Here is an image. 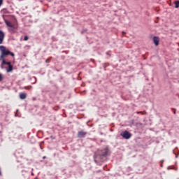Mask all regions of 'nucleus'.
<instances>
[{
  "instance_id": "nucleus-1",
  "label": "nucleus",
  "mask_w": 179,
  "mask_h": 179,
  "mask_svg": "<svg viewBox=\"0 0 179 179\" xmlns=\"http://www.w3.org/2000/svg\"><path fill=\"white\" fill-rule=\"evenodd\" d=\"M110 153V148L108 146L104 147L101 150H98V152L94 155V160L95 163H99V159H103V157H107Z\"/></svg>"
},
{
  "instance_id": "nucleus-2",
  "label": "nucleus",
  "mask_w": 179,
  "mask_h": 179,
  "mask_svg": "<svg viewBox=\"0 0 179 179\" xmlns=\"http://www.w3.org/2000/svg\"><path fill=\"white\" fill-rule=\"evenodd\" d=\"M0 59H5L8 55H11V57H15V53L10 51L9 49L6 48V47L3 45L0 46Z\"/></svg>"
},
{
  "instance_id": "nucleus-3",
  "label": "nucleus",
  "mask_w": 179,
  "mask_h": 179,
  "mask_svg": "<svg viewBox=\"0 0 179 179\" xmlns=\"http://www.w3.org/2000/svg\"><path fill=\"white\" fill-rule=\"evenodd\" d=\"M5 23L8 27V30L10 33L14 34L16 33V30H17L19 25L17 23H12L10 21L5 20Z\"/></svg>"
},
{
  "instance_id": "nucleus-4",
  "label": "nucleus",
  "mask_w": 179,
  "mask_h": 179,
  "mask_svg": "<svg viewBox=\"0 0 179 179\" xmlns=\"http://www.w3.org/2000/svg\"><path fill=\"white\" fill-rule=\"evenodd\" d=\"M121 136H122V138H124V139H129V138H131V133H129V131H124L121 133Z\"/></svg>"
},
{
  "instance_id": "nucleus-5",
  "label": "nucleus",
  "mask_w": 179,
  "mask_h": 179,
  "mask_svg": "<svg viewBox=\"0 0 179 179\" xmlns=\"http://www.w3.org/2000/svg\"><path fill=\"white\" fill-rule=\"evenodd\" d=\"M5 39V33L2 30H0V44H3V40Z\"/></svg>"
},
{
  "instance_id": "nucleus-6",
  "label": "nucleus",
  "mask_w": 179,
  "mask_h": 179,
  "mask_svg": "<svg viewBox=\"0 0 179 179\" xmlns=\"http://www.w3.org/2000/svg\"><path fill=\"white\" fill-rule=\"evenodd\" d=\"M87 134V132L81 131H78V138H85Z\"/></svg>"
},
{
  "instance_id": "nucleus-7",
  "label": "nucleus",
  "mask_w": 179,
  "mask_h": 179,
  "mask_svg": "<svg viewBox=\"0 0 179 179\" xmlns=\"http://www.w3.org/2000/svg\"><path fill=\"white\" fill-rule=\"evenodd\" d=\"M153 41H154V44H155V45H159V37H157V36H154V37H153Z\"/></svg>"
},
{
  "instance_id": "nucleus-8",
  "label": "nucleus",
  "mask_w": 179,
  "mask_h": 179,
  "mask_svg": "<svg viewBox=\"0 0 179 179\" xmlns=\"http://www.w3.org/2000/svg\"><path fill=\"white\" fill-rule=\"evenodd\" d=\"M0 61H2V62H1L2 65H8V66L10 65H12V64H10V62H6V61H5V59H0Z\"/></svg>"
},
{
  "instance_id": "nucleus-9",
  "label": "nucleus",
  "mask_w": 179,
  "mask_h": 179,
  "mask_svg": "<svg viewBox=\"0 0 179 179\" xmlns=\"http://www.w3.org/2000/svg\"><path fill=\"white\" fill-rule=\"evenodd\" d=\"M26 97H27V94H26V93L22 92L20 94V99H21V100H24Z\"/></svg>"
},
{
  "instance_id": "nucleus-10",
  "label": "nucleus",
  "mask_w": 179,
  "mask_h": 179,
  "mask_svg": "<svg viewBox=\"0 0 179 179\" xmlns=\"http://www.w3.org/2000/svg\"><path fill=\"white\" fill-rule=\"evenodd\" d=\"M13 71V66L10 65L8 66V68L6 69V72L9 73V72H12Z\"/></svg>"
},
{
  "instance_id": "nucleus-11",
  "label": "nucleus",
  "mask_w": 179,
  "mask_h": 179,
  "mask_svg": "<svg viewBox=\"0 0 179 179\" xmlns=\"http://www.w3.org/2000/svg\"><path fill=\"white\" fill-rule=\"evenodd\" d=\"M175 8H179V1H175Z\"/></svg>"
},
{
  "instance_id": "nucleus-12",
  "label": "nucleus",
  "mask_w": 179,
  "mask_h": 179,
  "mask_svg": "<svg viewBox=\"0 0 179 179\" xmlns=\"http://www.w3.org/2000/svg\"><path fill=\"white\" fill-rule=\"evenodd\" d=\"M2 80H3V76L0 73V82H2Z\"/></svg>"
},
{
  "instance_id": "nucleus-13",
  "label": "nucleus",
  "mask_w": 179,
  "mask_h": 179,
  "mask_svg": "<svg viewBox=\"0 0 179 179\" xmlns=\"http://www.w3.org/2000/svg\"><path fill=\"white\" fill-rule=\"evenodd\" d=\"M31 85L27 86V87H24V89H27L28 90H30V89H31Z\"/></svg>"
},
{
  "instance_id": "nucleus-14",
  "label": "nucleus",
  "mask_w": 179,
  "mask_h": 179,
  "mask_svg": "<svg viewBox=\"0 0 179 179\" xmlns=\"http://www.w3.org/2000/svg\"><path fill=\"white\" fill-rule=\"evenodd\" d=\"M24 40V41H27V40H29V37L27 36H25Z\"/></svg>"
},
{
  "instance_id": "nucleus-15",
  "label": "nucleus",
  "mask_w": 179,
  "mask_h": 179,
  "mask_svg": "<svg viewBox=\"0 0 179 179\" xmlns=\"http://www.w3.org/2000/svg\"><path fill=\"white\" fill-rule=\"evenodd\" d=\"M110 52H106V55H109V57L111 56V55L110 54Z\"/></svg>"
},
{
  "instance_id": "nucleus-16",
  "label": "nucleus",
  "mask_w": 179,
  "mask_h": 179,
  "mask_svg": "<svg viewBox=\"0 0 179 179\" xmlns=\"http://www.w3.org/2000/svg\"><path fill=\"white\" fill-rule=\"evenodd\" d=\"M34 80H35V82L34 83H34H36V82H37V78H36V77H34Z\"/></svg>"
},
{
  "instance_id": "nucleus-17",
  "label": "nucleus",
  "mask_w": 179,
  "mask_h": 179,
  "mask_svg": "<svg viewBox=\"0 0 179 179\" xmlns=\"http://www.w3.org/2000/svg\"><path fill=\"white\" fill-rule=\"evenodd\" d=\"M85 31H87V30H86V29H84L83 31H82V34H83V33H85Z\"/></svg>"
},
{
  "instance_id": "nucleus-18",
  "label": "nucleus",
  "mask_w": 179,
  "mask_h": 179,
  "mask_svg": "<svg viewBox=\"0 0 179 179\" xmlns=\"http://www.w3.org/2000/svg\"><path fill=\"white\" fill-rule=\"evenodd\" d=\"M2 2H3V0H0V6L2 5Z\"/></svg>"
},
{
  "instance_id": "nucleus-19",
  "label": "nucleus",
  "mask_w": 179,
  "mask_h": 179,
  "mask_svg": "<svg viewBox=\"0 0 179 179\" xmlns=\"http://www.w3.org/2000/svg\"><path fill=\"white\" fill-rule=\"evenodd\" d=\"M172 110H173V114H176V109L172 108Z\"/></svg>"
},
{
  "instance_id": "nucleus-20",
  "label": "nucleus",
  "mask_w": 179,
  "mask_h": 179,
  "mask_svg": "<svg viewBox=\"0 0 179 179\" xmlns=\"http://www.w3.org/2000/svg\"><path fill=\"white\" fill-rule=\"evenodd\" d=\"M139 113L143 114V112H138V114H139Z\"/></svg>"
},
{
  "instance_id": "nucleus-21",
  "label": "nucleus",
  "mask_w": 179,
  "mask_h": 179,
  "mask_svg": "<svg viewBox=\"0 0 179 179\" xmlns=\"http://www.w3.org/2000/svg\"><path fill=\"white\" fill-rule=\"evenodd\" d=\"M122 34H127V33H125V31H122Z\"/></svg>"
},
{
  "instance_id": "nucleus-22",
  "label": "nucleus",
  "mask_w": 179,
  "mask_h": 179,
  "mask_svg": "<svg viewBox=\"0 0 179 179\" xmlns=\"http://www.w3.org/2000/svg\"><path fill=\"white\" fill-rule=\"evenodd\" d=\"M46 158H47V157H45V156L43 157V159H46Z\"/></svg>"
},
{
  "instance_id": "nucleus-23",
  "label": "nucleus",
  "mask_w": 179,
  "mask_h": 179,
  "mask_svg": "<svg viewBox=\"0 0 179 179\" xmlns=\"http://www.w3.org/2000/svg\"><path fill=\"white\" fill-rule=\"evenodd\" d=\"M178 157V155H176V158L177 159Z\"/></svg>"
},
{
  "instance_id": "nucleus-24",
  "label": "nucleus",
  "mask_w": 179,
  "mask_h": 179,
  "mask_svg": "<svg viewBox=\"0 0 179 179\" xmlns=\"http://www.w3.org/2000/svg\"><path fill=\"white\" fill-rule=\"evenodd\" d=\"M40 148H41V149H43V147H41V145H40Z\"/></svg>"
},
{
  "instance_id": "nucleus-25",
  "label": "nucleus",
  "mask_w": 179,
  "mask_h": 179,
  "mask_svg": "<svg viewBox=\"0 0 179 179\" xmlns=\"http://www.w3.org/2000/svg\"><path fill=\"white\" fill-rule=\"evenodd\" d=\"M31 176H34V173H31Z\"/></svg>"
},
{
  "instance_id": "nucleus-26",
  "label": "nucleus",
  "mask_w": 179,
  "mask_h": 179,
  "mask_svg": "<svg viewBox=\"0 0 179 179\" xmlns=\"http://www.w3.org/2000/svg\"><path fill=\"white\" fill-rule=\"evenodd\" d=\"M18 1H23V0H18Z\"/></svg>"
}]
</instances>
